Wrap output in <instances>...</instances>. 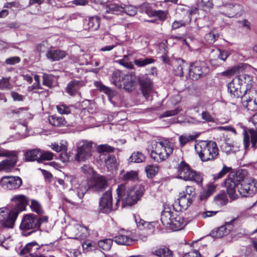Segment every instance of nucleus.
I'll return each mask as SVG.
<instances>
[{"label": "nucleus", "mask_w": 257, "mask_h": 257, "mask_svg": "<svg viewBox=\"0 0 257 257\" xmlns=\"http://www.w3.org/2000/svg\"><path fill=\"white\" fill-rule=\"evenodd\" d=\"M18 162V155L15 157L8 158L0 162V172H11L16 166Z\"/></svg>", "instance_id": "nucleus-20"}, {"label": "nucleus", "mask_w": 257, "mask_h": 257, "mask_svg": "<svg viewBox=\"0 0 257 257\" xmlns=\"http://www.w3.org/2000/svg\"><path fill=\"white\" fill-rule=\"evenodd\" d=\"M136 84L135 76L132 74H126L122 81V87L126 91H133Z\"/></svg>", "instance_id": "nucleus-24"}, {"label": "nucleus", "mask_w": 257, "mask_h": 257, "mask_svg": "<svg viewBox=\"0 0 257 257\" xmlns=\"http://www.w3.org/2000/svg\"><path fill=\"white\" fill-rule=\"evenodd\" d=\"M50 123L55 126L60 127L66 124L67 121L63 116H57L56 115H51L49 117Z\"/></svg>", "instance_id": "nucleus-36"}, {"label": "nucleus", "mask_w": 257, "mask_h": 257, "mask_svg": "<svg viewBox=\"0 0 257 257\" xmlns=\"http://www.w3.org/2000/svg\"><path fill=\"white\" fill-rule=\"evenodd\" d=\"M251 121L255 126L256 130L253 128H246L243 129V146L244 148L246 150L250 145L251 144V148L255 150L256 148L257 143V112L253 114L251 117Z\"/></svg>", "instance_id": "nucleus-10"}, {"label": "nucleus", "mask_w": 257, "mask_h": 257, "mask_svg": "<svg viewBox=\"0 0 257 257\" xmlns=\"http://www.w3.org/2000/svg\"><path fill=\"white\" fill-rule=\"evenodd\" d=\"M135 218L138 226L141 230H146L147 235L154 233V226L153 223L145 221L140 216H135Z\"/></svg>", "instance_id": "nucleus-23"}, {"label": "nucleus", "mask_w": 257, "mask_h": 257, "mask_svg": "<svg viewBox=\"0 0 257 257\" xmlns=\"http://www.w3.org/2000/svg\"><path fill=\"white\" fill-rule=\"evenodd\" d=\"M142 93L146 99H149L150 95L153 91V83L150 79L145 78L140 81Z\"/></svg>", "instance_id": "nucleus-25"}, {"label": "nucleus", "mask_w": 257, "mask_h": 257, "mask_svg": "<svg viewBox=\"0 0 257 257\" xmlns=\"http://www.w3.org/2000/svg\"><path fill=\"white\" fill-rule=\"evenodd\" d=\"M231 169V168L228 167L224 165L222 169L218 173L213 175V179L215 180L222 178L226 174L228 173Z\"/></svg>", "instance_id": "nucleus-53"}, {"label": "nucleus", "mask_w": 257, "mask_h": 257, "mask_svg": "<svg viewBox=\"0 0 257 257\" xmlns=\"http://www.w3.org/2000/svg\"><path fill=\"white\" fill-rule=\"evenodd\" d=\"M186 21H190L191 20V16L196 14L198 12V9L197 8H194L193 9H190L189 7L186 8Z\"/></svg>", "instance_id": "nucleus-62"}, {"label": "nucleus", "mask_w": 257, "mask_h": 257, "mask_svg": "<svg viewBox=\"0 0 257 257\" xmlns=\"http://www.w3.org/2000/svg\"><path fill=\"white\" fill-rule=\"evenodd\" d=\"M158 53H167V41L164 40L162 42L160 43L158 45Z\"/></svg>", "instance_id": "nucleus-60"}, {"label": "nucleus", "mask_w": 257, "mask_h": 257, "mask_svg": "<svg viewBox=\"0 0 257 257\" xmlns=\"http://www.w3.org/2000/svg\"><path fill=\"white\" fill-rule=\"evenodd\" d=\"M182 257H202L200 253L196 249L186 252Z\"/></svg>", "instance_id": "nucleus-64"}, {"label": "nucleus", "mask_w": 257, "mask_h": 257, "mask_svg": "<svg viewBox=\"0 0 257 257\" xmlns=\"http://www.w3.org/2000/svg\"><path fill=\"white\" fill-rule=\"evenodd\" d=\"M18 155V152L16 151H11L5 149L0 146V157L10 158Z\"/></svg>", "instance_id": "nucleus-47"}, {"label": "nucleus", "mask_w": 257, "mask_h": 257, "mask_svg": "<svg viewBox=\"0 0 257 257\" xmlns=\"http://www.w3.org/2000/svg\"><path fill=\"white\" fill-rule=\"evenodd\" d=\"M125 74L119 70L114 71L111 76V81L113 84L119 88L122 87V81L125 77Z\"/></svg>", "instance_id": "nucleus-27"}, {"label": "nucleus", "mask_w": 257, "mask_h": 257, "mask_svg": "<svg viewBox=\"0 0 257 257\" xmlns=\"http://www.w3.org/2000/svg\"><path fill=\"white\" fill-rule=\"evenodd\" d=\"M57 109L58 112L62 114H69L71 112L69 107L64 104L57 105Z\"/></svg>", "instance_id": "nucleus-58"}, {"label": "nucleus", "mask_w": 257, "mask_h": 257, "mask_svg": "<svg viewBox=\"0 0 257 257\" xmlns=\"http://www.w3.org/2000/svg\"><path fill=\"white\" fill-rule=\"evenodd\" d=\"M111 191L108 190L104 193L99 201V209L105 213H108L112 210Z\"/></svg>", "instance_id": "nucleus-15"}, {"label": "nucleus", "mask_w": 257, "mask_h": 257, "mask_svg": "<svg viewBox=\"0 0 257 257\" xmlns=\"http://www.w3.org/2000/svg\"><path fill=\"white\" fill-rule=\"evenodd\" d=\"M54 76L52 74L44 73L43 75V84L49 88H51L53 85Z\"/></svg>", "instance_id": "nucleus-49"}, {"label": "nucleus", "mask_w": 257, "mask_h": 257, "mask_svg": "<svg viewBox=\"0 0 257 257\" xmlns=\"http://www.w3.org/2000/svg\"><path fill=\"white\" fill-rule=\"evenodd\" d=\"M171 206L172 207L168 204L164 205V208L162 212L161 220L168 229L175 231L177 230V210L174 205Z\"/></svg>", "instance_id": "nucleus-8"}, {"label": "nucleus", "mask_w": 257, "mask_h": 257, "mask_svg": "<svg viewBox=\"0 0 257 257\" xmlns=\"http://www.w3.org/2000/svg\"><path fill=\"white\" fill-rule=\"evenodd\" d=\"M88 26L90 31L97 30L100 26V18L97 16L89 18Z\"/></svg>", "instance_id": "nucleus-38"}, {"label": "nucleus", "mask_w": 257, "mask_h": 257, "mask_svg": "<svg viewBox=\"0 0 257 257\" xmlns=\"http://www.w3.org/2000/svg\"><path fill=\"white\" fill-rule=\"evenodd\" d=\"M243 180V176L238 172L230 173L224 181V186L229 197L232 199L237 198L236 190L239 188V184Z\"/></svg>", "instance_id": "nucleus-9"}, {"label": "nucleus", "mask_w": 257, "mask_h": 257, "mask_svg": "<svg viewBox=\"0 0 257 257\" xmlns=\"http://www.w3.org/2000/svg\"><path fill=\"white\" fill-rule=\"evenodd\" d=\"M195 149L202 162L214 160L219 155L216 143L212 141H199Z\"/></svg>", "instance_id": "nucleus-5"}, {"label": "nucleus", "mask_w": 257, "mask_h": 257, "mask_svg": "<svg viewBox=\"0 0 257 257\" xmlns=\"http://www.w3.org/2000/svg\"><path fill=\"white\" fill-rule=\"evenodd\" d=\"M189 245V244L187 243L186 241L184 243H179L178 245V253L179 254H183L184 255L186 252H188L187 248Z\"/></svg>", "instance_id": "nucleus-61"}, {"label": "nucleus", "mask_w": 257, "mask_h": 257, "mask_svg": "<svg viewBox=\"0 0 257 257\" xmlns=\"http://www.w3.org/2000/svg\"><path fill=\"white\" fill-rule=\"evenodd\" d=\"M47 216L39 217L34 214L24 215L20 225L22 235L28 236L37 230H40L42 223L47 222Z\"/></svg>", "instance_id": "nucleus-6"}, {"label": "nucleus", "mask_w": 257, "mask_h": 257, "mask_svg": "<svg viewBox=\"0 0 257 257\" xmlns=\"http://www.w3.org/2000/svg\"><path fill=\"white\" fill-rule=\"evenodd\" d=\"M30 207L32 211L39 215L43 214L44 211L40 203L37 200H32Z\"/></svg>", "instance_id": "nucleus-46"}, {"label": "nucleus", "mask_w": 257, "mask_h": 257, "mask_svg": "<svg viewBox=\"0 0 257 257\" xmlns=\"http://www.w3.org/2000/svg\"><path fill=\"white\" fill-rule=\"evenodd\" d=\"M113 241L118 244L128 245L133 241L132 238L126 235L119 234L113 238Z\"/></svg>", "instance_id": "nucleus-33"}, {"label": "nucleus", "mask_w": 257, "mask_h": 257, "mask_svg": "<svg viewBox=\"0 0 257 257\" xmlns=\"http://www.w3.org/2000/svg\"><path fill=\"white\" fill-rule=\"evenodd\" d=\"M12 85L10 83V78H3L0 80V89H11Z\"/></svg>", "instance_id": "nucleus-57"}, {"label": "nucleus", "mask_w": 257, "mask_h": 257, "mask_svg": "<svg viewBox=\"0 0 257 257\" xmlns=\"http://www.w3.org/2000/svg\"><path fill=\"white\" fill-rule=\"evenodd\" d=\"M123 5L111 3L107 5L105 8V14L119 15L123 12Z\"/></svg>", "instance_id": "nucleus-29"}, {"label": "nucleus", "mask_w": 257, "mask_h": 257, "mask_svg": "<svg viewBox=\"0 0 257 257\" xmlns=\"http://www.w3.org/2000/svg\"><path fill=\"white\" fill-rule=\"evenodd\" d=\"M153 253L159 257H172L171 250L166 247H160L153 251Z\"/></svg>", "instance_id": "nucleus-37"}, {"label": "nucleus", "mask_w": 257, "mask_h": 257, "mask_svg": "<svg viewBox=\"0 0 257 257\" xmlns=\"http://www.w3.org/2000/svg\"><path fill=\"white\" fill-rule=\"evenodd\" d=\"M70 182L72 189L69 190V195L72 197V199L66 198L65 200L74 205L77 204V200L82 199L89 189L91 188L98 192H101L107 186V182L105 178L100 175L95 176L93 180L89 182L83 181L80 183H78L77 180L75 177L72 178Z\"/></svg>", "instance_id": "nucleus-1"}, {"label": "nucleus", "mask_w": 257, "mask_h": 257, "mask_svg": "<svg viewBox=\"0 0 257 257\" xmlns=\"http://www.w3.org/2000/svg\"><path fill=\"white\" fill-rule=\"evenodd\" d=\"M242 103L243 106L247 108L248 110L254 111L257 110V99L255 98L252 100L249 97L247 98L244 96L242 98Z\"/></svg>", "instance_id": "nucleus-35"}, {"label": "nucleus", "mask_w": 257, "mask_h": 257, "mask_svg": "<svg viewBox=\"0 0 257 257\" xmlns=\"http://www.w3.org/2000/svg\"><path fill=\"white\" fill-rule=\"evenodd\" d=\"M237 81V79L235 78L227 84V91L231 97L234 98L241 97L242 98L245 96V95H243V92H242L241 90L243 88Z\"/></svg>", "instance_id": "nucleus-17"}, {"label": "nucleus", "mask_w": 257, "mask_h": 257, "mask_svg": "<svg viewBox=\"0 0 257 257\" xmlns=\"http://www.w3.org/2000/svg\"><path fill=\"white\" fill-rule=\"evenodd\" d=\"M216 51L218 53L217 56L218 58L223 61H225L230 54L226 50L217 48Z\"/></svg>", "instance_id": "nucleus-54"}, {"label": "nucleus", "mask_w": 257, "mask_h": 257, "mask_svg": "<svg viewBox=\"0 0 257 257\" xmlns=\"http://www.w3.org/2000/svg\"><path fill=\"white\" fill-rule=\"evenodd\" d=\"M104 161L106 166L108 170H112L115 168L116 161L114 156L108 155Z\"/></svg>", "instance_id": "nucleus-45"}, {"label": "nucleus", "mask_w": 257, "mask_h": 257, "mask_svg": "<svg viewBox=\"0 0 257 257\" xmlns=\"http://www.w3.org/2000/svg\"><path fill=\"white\" fill-rule=\"evenodd\" d=\"M113 239H104L98 242V246L104 250H108L110 249Z\"/></svg>", "instance_id": "nucleus-44"}, {"label": "nucleus", "mask_w": 257, "mask_h": 257, "mask_svg": "<svg viewBox=\"0 0 257 257\" xmlns=\"http://www.w3.org/2000/svg\"><path fill=\"white\" fill-rule=\"evenodd\" d=\"M158 166L155 165H148L145 168V171L148 178H152L156 176L159 172Z\"/></svg>", "instance_id": "nucleus-40"}, {"label": "nucleus", "mask_w": 257, "mask_h": 257, "mask_svg": "<svg viewBox=\"0 0 257 257\" xmlns=\"http://www.w3.org/2000/svg\"><path fill=\"white\" fill-rule=\"evenodd\" d=\"M178 178L194 181L199 185H201L203 181L201 174L191 169L184 160L178 166Z\"/></svg>", "instance_id": "nucleus-7"}, {"label": "nucleus", "mask_w": 257, "mask_h": 257, "mask_svg": "<svg viewBox=\"0 0 257 257\" xmlns=\"http://www.w3.org/2000/svg\"><path fill=\"white\" fill-rule=\"evenodd\" d=\"M12 200L15 202L16 208L11 211L5 208L0 209V224L7 228H13L19 213L25 210L29 201L24 195L15 196Z\"/></svg>", "instance_id": "nucleus-2"}, {"label": "nucleus", "mask_w": 257, "mask_h": 257, "mask_svg": "<svg viewBox=\"0 0 257 257\" xmlns=\"http://www.w3.org/2000/svg\"><path fill=\"white\" fill-rule=\"evenodd\" d=\"M123 12L130 16H135L137 12V9L133 6H125L123 5Z\"/></svg>", "instance_id": "nucleus-55"}, {"label": "nucleus", "mask_w": 257, "mask_h": 257, "mask_svg": "<svg viewBox=\"0 0 257 257\" xmlns=\"http://www.w3.org/2000/svg\"><path fill=\"white\" fill-rule=\"evenodd\" d=\"M151 152V157L156 162H161L166 160L173 152V149L167 141H152L148 147Z\"/></svg>", "instance_id": "nucleus-4"}, {"label": "nucleus", "mask_w": 257, "mask_h": 257, "mask_svg": "<svg viewBox=\"0 0 257 257\" xmlns=\"http://www.w3.org/2000/svg\"><path fill=\"white\" fill-rule=\"evenodd\" d=\"M167 12L162 10H154L151 11V15L153 17H157L160 20L164 21L167 16Z\"/></svg>", "instance_id": "nucleus-52"}, {"label": "nucleus", "mask_w": 257, "mask_h": 257, "mask_svg": "<svg viewBox=\"0 0 257 257\" xmlns=\"http://www.w3.org/2000/svg\"><path fill=\"white\" fill-rule=\"evenodd\" d=\"M155 62V60L152 58H146L145 59H138L134 60V64L138 67H144L148 64H152Z\"/></svg>", "instance_id": "nucleus-42"}, {"label": "nucleus", "mask_w": 257, "mask_h": 257, "mask_svg": "<svg viewBox=\"0 0 257 257\" xmlns=\"http://www.w3.org/2000/svg\"><path fill=\"white\" fill-rule=\"evenodd\" d=\"M218 37L217 33L211 32L205 35V39L208 43L212 44L217 40Z\"/></svg>", "instance_id": "nucleus-56"}, {"label": "nucleus", "mask_w": 257, "mask_h": 257, "mask_svg": "<svg viewBox=\"0 0 257 257\" xmlns=\"http://www.w3.org/2000/svg\"><path fill=\"white\" fill-rule=\"evenodd\" d=\"M71 231L73 234L72 238L77 239H84L87 236V229L86 227L79 224H75L71 228Z\"/></svg>", "instance_id": "nucleus-21"}, {"label": "nucleus", "mask_w": 257, "mask_h": 257, "mask_svg": "<svg viewBox=\"0 0 257 257\" xmlns=\"http://www.w3.org/2000/svg\"><path fill=\"white\" fill-rule=\"evenodd\" d=\"M138 173L134 171L127 172L123 175V179L124 181H135L138 180Z\"/></svg>", "instance_id": "nucleus-50"}, {"label": "nucleus", "mask_w": 257, "mask_h": 257, "mask_svg": "<svg viewBox=\"0 0 257 257\" xmlns=\"http://www.w3.org/2000/svg\"><path fill=\"white\" fill-rule=\"evenodd\" d=\"M83 86L82 81L73 80L70 81L66 88V92L71 96H74L79 92L80 88Z\"/></svg>", "instance_id": "nucleus-22"}, {"label": "nucleus", "mask_w": 257, "mask_h": 257, "mask_svg": "<svg viewBox=\"0 0 257 257\" xmlns=\"http://www.w3.org/2000/svg\"><path fill=\"white\" fill-rule=\"evenodd\" d=\"M229 142V140L223 142L220 146L221 151L227 155L235 153L239 151V148L237 146H234L232 143Z\"/></svg>", "instance_id": "nucleus-28"}, {"label": "nucleus", "mask_w": 257, "mask_h": 257, "mask_svg": "<svg viewBox=\"0 0 257 257\" xmlns=\"http://www.w3.org/2000/svg\"><path fill=\"white\" fill-rule=\"evenodd\" d=\"M41 246L36 242L28 243L21 251L20 254H29L30 257H45L41 254Z\"/></svg>", "instance_id": "nucleus-16"}, {"label": "nucleus", "mask_w": 257, "mask_h": 257, "mask_svg": "<svg viewBox=\"0 0 257 257\" xmlns=\"http://www.w3.org/2000/svg\"><path fill=\"white\" fill-rule=\"evenodd\" d=\"M192 40L191 37L178 36V45H181L184 48H189L190 43Z\"/></svg>", "instance_id": "nucleus-41"}, {"label": "nucleus", "mask_w": 257, "mask_h": 257, "mask_svg": "<svg viewBox=\"0 0 257 257\" xmlns=\"http://www.w3.org/2000/svg\"><path fill=\"white\" fill-rule=\"evenodd\" d=\"M237 81L241 84L243 88V85L245 87L243 91V95H245L248 91H250L252 87L253 79L252 76L247 74H242L235 77Z\"/></svg>", "instance_id": "nucleus-18"}, {"label": "nucleus", "mask_w": 257, "mask_h": 257, "mask_svg": "<svg viewBox=\"0 0 257 257\" xmlns=\"http://www.w3.org/2000/svg\"><path fill=\"white\" fill-rule=\"evenodd\" d=\"M41 155V150L39 149H33L27 151L25 153V159L27 161H39Z\"/></svg>", "instance_id": "nucleus-32"}, {"label": "nucleus", "mask_w": 257, "mask_h": 257, "mask_svg": "<svg viewBox=\"0 0 257 257\" xmlns=\"http://www.w3.org/2000/svg\"><path fill=\"white\" fill-rule=\"evenodd\" d=\"M54 154L50 152H45L41 151L40 155V159L42 160H51L53 159Z\"/></svg>", "instance_id": "nucleus-63"}, {"label": "nucleus", "mask_w": 257, "mask_h": 257, "mask_svg": "<svg viewBox=\"0 0 257 257\" xmlns=\"http://www.w3.org/2000/svg\"><path fill=\"white\" fill-rule=\"evenodd\" d=\"M216 186L213 184H208L207 185L206 188L204 189L201 192L200 195V198L201 200H206L209 197L213 195L216 191Z\"/></svg>", "instance_id": "nucleus-34"}, {"label": "nucleus", "mask_w": 257, "mask_h": 257, "mask_svg": "<svg viewBox=\"0 0 257 257\" xmlns=\"http://www.w3.org/2000/svg\"><path fill=\"white\" fill-rule=\"evenodd\" d=\"M197 136L195 135H181L179 137V142L180 146L181 147H183L188 143L193 142L194 141L196 138Z\"/></svg>", "instance_id": "nucleus-43"}, {"label": "nucleus", "mask_w": 257, "mask_h": 257, "mask_svg": "<svg viewBox=\"0 0 257 257\" xmlns=\"http://www.w3.org/2000/svg\"><path fill=\"white\" fill-rule=\"evenodd\" d=\"M92 143L87 141H81L77 145V152L75 159L77 161H84L91 157Z\"/></svg>", "instance_id": "nucleus-12"}, {"label": "nucleus", "mask_w": 257, "mask_h": 257, "mask_svg": "<svg viewBox=\"0 0 257 257\" xmlns=\"http://www.w3.org/2000/svg\"><path fill=\"white\" fill-rule=\"evenodd\" d=\"M209 72V67L203 61H196L190 64L189 76L193 80L205 77Z\"/></svg>", "instance_id": "nucleus-11"}, {"label": "nucleus", "mask_w": 257, "mask_h": 257, "mask_svg": "<svg viewBox=\"0 0 257 257\" xmlns=\"http://www.w3.org/2000/svg\"><path fill=\"white\" fill-rule=\"evenodd\" d=\"M223 7L225 11L222 12V14L228 18L236 17L242 10L241 6L237 4H227Z\"/></svg>", "instance_id": "nucleus-19"}, {"label": "nucleus", "mask_w": 257, "mask_h": 257, "mask_svg": "<svg viewBox=\"0 0 257 257\" xmlns=\"http://www.w3.org/2000/svg\"><path fill=\"white\" fill-rule=\"evenodd\" d=\"M190 194H185L184 192L180 193L179 198H178V204L181 209H186L191 204L190 201Z\"/></svg>", "instance_id": "nucleus-30"}, {"label": "nucleus", "mask_w": 257, "mask_h": 257, "mask_svg": "<svg viewBox=\"0 0 257 257\" xmlns=\"http://www.w3.org/2000/svg\"><path fill=\"white\" fill-rule=\"evenodd\" d=\"M230 229L231 228L227 229L226 225H223L216 228L215 230H212L210 232V235L213 238H221L225 235L228 234Z\"/></svg>", "instance_id": "nucleus-31"}, {"label": "nucleus", "mask_w": 257, "mask_h": 257, "mask_svg": "<svg viewBox=\"0 0 257 257\" xmlns=\"http://www.w3.org/2000/svg\"><path fill=\"white\" fill-rule=\"evenodd\" d=\"M237 191L242 197L252 196L257 192V183L252 181L246 183L243 179L239 184V188H237Z\"/></svg>", "instance_id": "nucleus-14"}, {"label": "nucleus", "mask_w": 257, "mask_h": 257, "mask_svg": "<svg viewBox=\"0 0 257 257\" xmlns=\"http://www.w3.org/2000/svg\"><path fill=\"white\" fill-rule=\"evenodd\" d=\"M120 65L130 69L134 68V65L131 62L128 61V56L124 55L121 59L116 61Z\"/></svg>", "instance_id": "nucleus-51"}, {"label": "nucleus", "mask_w": 257, "mask_h": 257, "mask_svg": "<svg viewBox=\"0 0 257 257\" xmlns=\"http://www.w3.org/2000/svg\"><path fill=\"white\" fill-rule=\"evenodd\" d=\"M179 64V65L178 66V75L182 76L183 75L184 70L187 71L188 67L187 64L181 58H178V64Z\"/></svg>", "instance_id": "nucleus-48"}, {"label": "nucleus", "mask_w": 257, "mask_h": 257, "mask_svg": "<svg viewBox=\"0 0 257 257\" xmlns=\"http://www.w3.org/2000/svg\"><path fill=\"white\" fill-rule=\"evenodd\" d=\"M22 184L21 178L18 176H4L0 180V185L4 189L14 190L19 188Z\"/></svg>", "instance_id": "nucleus-13"}, {"label": "nucleus", "mask_w": 257, "mask_h": 257, "mask_svg": "<svg viewBox=\"0 0 257 257\" xmlns=\"http://www.w3.org/2000/svg\"><path fill=\"white\" fill-rule=\"evenodd\" d=\"M114 149V148L107 145H100L97 147V151L99 153L112 152Z\"/></svg>", "instance_id": "nucleus-59"}, {"label": "nucleus", "mask_w": 257, "mask_h": 257, "mask_svg": "<svg viewBox=\"0 0 257 257\" xmlns=\"http://www.w3.org/2000/svg\"><path fill=\"white\" fill-rule=\"evenodd\" d=\"M144 187L137 185L133 188H127L124 184H121L116 189L118 199L116 205L119 201L121 200L124 205L131 206L136 203L144 194Z\"/></svg>", "instance_id": "nucleus-3"}, {"label": "nucleus", "mask_w": 257, "mask_h": 257, "mask_svg": "<svg viewBox=\"0 0 257 257\" xmlns=\"http://www.w3.org/2000/svg\"><path fill=\"white\" fill-rule=\"evenodd\" d=\"M66 52L61 50H50L48 51L46 54L47 58L52 61L62 59L66 57Z\"/></svg>", "instance_id": "nucleus-26"}, {"label": "nucleus", "mask_w": 257, "mask_h": 257, "mask_svg": "<svg viewBox=\"0 0 257 257\" xmlns=\"http://www.w3.org/2000/svg\"><path fill=\"white\" fill-rule=\"evenodd\" d=\"M145 155L140 152L133 153L128 159L130 162L139 163L143 162L145 160Z\"/></svg>", "instance_id": "nucleus-39"}]
</instances>
